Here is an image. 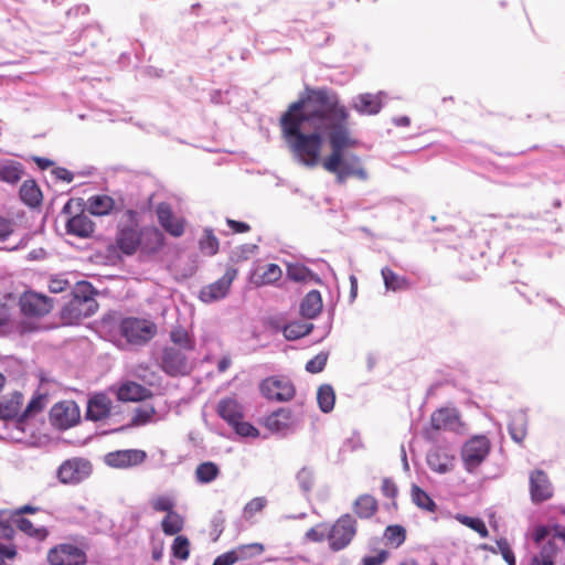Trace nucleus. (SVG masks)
Listing matches in <instances>:
<instances>
[{"label":"nucleus","mask_w":565,"mask_h":565,"mask_svg":"<svg viewBox=\"0 0 565 565\" xmlns=\"http://www.w3.org/2000/svg\"><path fill=\"white\" fill-rule=\"evenodd\" d=\"M350 111L337 92L329 87H306V95L289 105L280 118L282 137L292 158L300 164L313 168L319 163L323 140L331 153L322 167L335 175L339 184L349 178L369 180V172L358 154L344 150L358 145L351 136Z\"/></svg>","instance_id":"f257e3e1"},{"label":"nucleus","mask_w":565,"mask_h":565,"mask_svg":"<svg viewBox=\"0 0 565 565\" xmlns=\"http://www.w3.org/2000/svg\"><path fill=\"white\" fill-rule=\"evenodd\" d=\"M137 212L127 210L125 216L128 224L119 226L116 243L119 249L126 255H132L140 246L142 239H150L153 242L151 248H157L162 245V234L159 230L153 227H146L141 231L138 230Z\"/></svg>","instance_id":"f03ea898"},{"label":"nucleus","mask_w":565,"mask_h":565,"mask_svg":"<svg viewBox=\"0 0 565 565\" xmlns=\"http://www.w3.org/2000/svg\"><path fill=\"white\" fill-rule=\"evenodd\" d=\"M98 305L94 299V288L87 281L76 285L73 298L63 307L62 318L68 323H74L96 312Z\"/></svg>","instance_id":"7ed1b4c3"},{"label":"nucleus","mask_w":565,"mask_h":565,"mask_svg":"<svg viewBox=\"0 0 565 565\" xmlns=\"http://www.w3.org/2000/svg\"><path fill=\"white\" fill-rule=\"evenodd\" d=\"M119 332L127 343L143 345L156 335L157 327L149 320L129 317L120 321Z\"/></svg>","instance_id":"20e7f679"},{"label":"nucleus","mask_w":565,"mask_h":565,"mask_svg":"<svg viewBox=\"0 0 565 565\" xmlns=\"http://www.w3.org/2000/svg\"><path fill=\"white\" fill-rule=\"evenodd\" d=\"M358 522L349 513L341 515L331 526H329V547L333 552L344 550L356 534Z\"/></svg>","instance_id":"39448f33"},{"label":"nucleus","mask_w":565,"mask_h":565,"mask_svg":"<svg viewBox=\"0 0 565 565\" xmlns=\"http://www.w3.org/2000/svg\"><path fill=\"white\" fill-rule=\"evenodd\" d=\"M491 449V443L484 435L469 438L462 447L461 458L465 469L472 473L484 461Z\"/></svg>","instance_id":"423d86ee"},{"label":"nucleus","mask_w":565,"mask_h":565,"mask_svg":"<svg viewBox=\"0 0 565 565\" xmlns=\"http://www.w3.org/2000/svg\"><path fill=\"white\" fill-rule=\"evenodd\" d=\"M92 473V463L85 458L74 457L61 463L56 477L61 483L77 484Z\"/></svg>","instance_id":"0eeeda50"},{"label":"nucleus","mask_w":565,"mask_h":565,"mask_svg":"<svg viewBox=\"0 0 565 565\" xmlns=\"http://www.w3.org/2000/svg\"><path fill=\"white\" fill-rule=\"evenodd\" d=\"M550 529L545 525L535 527L533 539L535 543L541 544V550L531 558L530 565H554L558 552L554 539L543 543L550 536Z\"/></svg>","instance_id":"6e6552de"},{"label":"nucleus","mask_w":565,"mask_h":565,"mask_svg":"<svg viewBox=\"0 0 565 565\" xmlns=\"http://www.w3.org/2000/svg\"><path fill=\"white\" fill-rule=\"evenodd\" d=\"M260 392L267 398L277 402H287L295 395V386L284 376H270L260 383Z\"/></svg>","instance_id":"1a4fd4ad"},{"label":"nucleus","mask_w":565,"mask_h":565,"mask_svg":"<svg viewBox=\"0 0 565 565\" xmlns=\"http://www.w3.org/2000/svg\"><path fill=\"white\" fill-rule=\"evenodd\" d=\"M236 275L237 269L227 268L220 279L201 288L200 300L204 303H212L225 298Z\"/></svg>","instance_id":"9d476101"},{"label":"nucleus","mask_w":565,"mask_h":565,"mask_svg":"<svg viewBox=\"0 0 565 565\" xmlns=\"http://www.w3.org/2000/svg\"><path fill=\"white\" fill-rule=\"evenodd\" d=\"M184 350L167 347L162 351L161 367L170 376L185 375L191 371V365Z\"/></svg>","instance_id":"9b49d317"},{"label":"nucleus","mask_w":565,"mask_h":565,"mask_svg":"<svg viewBox=\"0 0 565 565\" xmlns=\"http://www.w3.org/2000/svg\"><path fill=\"white\" fill-rule=\"evenodd\" d=\"M147 459V452L141 449H120L105 455L107 466L116 469H129L138 467Z\"/></svg>","instance_id":"f8f14e48"},{"label":"nucleus","mask_w":565,"mask_h":565,"mask_svg":"<svg viewBox=\"0 0 565 565\" xmlns=\"http://www.w3.org/2000/svg\"><path fill=\"white\" fill-rule=\"evenodd\" d=\"M51 565H85V552L73 544H60L53 547L47 554Z\"/></svg>","instance_id":"ddd939ff"},{"label":"nucleus","mask_w":565,"mask_h":565,"mask_svg":"<svg viewBox=\"0 0 565 565\" xmlns=\"http://www.w3.org/2000/svg\"><path fill=\"white\" fill-rule=\"evenodd\" d=\"M300 418L289 408H279L266 418V427L275 433L287 435L296 430Z\"/></svg>","instance_id":"4468645a"},{"label":"nucleus","mask_w":565,"mask_h":565,"mask_svg":"<svg viewBox=\"0 0 565 565\" xmlns=\"http://www.w3.org/2000/svg\"><path fill=\"white\" fill-rule=\"evenodd\" d=\"M79 408L74 402L57 403L51 409L53 424L62 429L74 426L79 420Z\"/></svg>","instance_id":"2eb2a0df"},{"label":"nucleus","mask_w":565,"mask_h":565,"mask_svg":"<svg viewBox=\"0 0 565 565\" xmlns=\"http://www.w3.org/2000/svg\"><path fill=\"white\" fill-rule=\"evenodd\" d=\"M20 306L25 316L42 317L52 310V299L41 294L26 292L21 297Z\"/></svg>","instance_id":"dca6fc26"},{"label":"nucleus","mask_w":565,"mask_h":565,"mask_svg":"<svg viewBox=\"0 0 565 565\" xmlns=\"http://www.w3.org/2000/svg\"><path fill=\"white\" fill-rule=\"evenodd\" d=\"M530 494L534 503H541L552 498L553 488L547 475L536 469L530 475Z\"/></svg>","instance_id":"f3484780"},{"label":"nucleus","mask_w":565,"mask_h":565,"mask_svg":"<svg viewBox=\"0 0 565 565\" xmlns=\"http://www.w3.org/2000/svg\"><path fill=\"white\" fill-rule=\"evenodd\" d=\"M383 92L377 94L363 93L354 96L351 102V107L360 115L373 116L381 111L383 107Z\"/></svg>","instance_id":"a211bd4d"},{"label":"nucleus","mask_w":565,"mask_h":565,"mask_svg":"<svg viewBox=\"0 0 565 565\" xmlns=\"http://www.w3.org/2000/svg\"><path fill=\"white\" fill-rule=\"evenodd\" d=\"M430 425L435 430H456L459 426V414L455 408H439L431 414Z\"/></svg>","instance_id":"6ab92c4d"},{"label":"nucleus","mask_w":565,"mask_h":565,"mask_svg":"<svg viewBox=\"0 0 565 565\" xmlns=\"http://www.w3.org/2000/svg\"><path fill=\"white\" fill-rule=\"evenodd\" d=\"M111 402L105 394H96L89 398L86 409V418L97 422L109 416Z\"/></svg>","instance_id":"aec40b11"},{"label":"nucleus","mask_w":565,"mask_h":565,"mask_svg":"<svg viewBox=\"0 0 565 565\" xmlns=\"http://www.w3.org/2000/svg\"><path fill=\"white\" fill-rule=\"evenodd\" d=\"M22 403L23 395L20 392H13L0 398V419H18Z\"/></svg>","instance_id":"412c9836"},{"label":"nucleus","mask_w":565,"mask_h":565,"mask_svg":"<svg viewBox=\"0 0 565 565\" xmlns=\"http://www.w3.org/2000/svg\"><path fill=\"white\" fill-rule=\"evenodd\" d=\"M95 230V224L84 213L74 215L66 223V231L71 235L78 237H89Z\"/></svg>","instance_id":"4be33fe9"},{"label":"nucleus","mask_w":565,"mask_h":565,"mask_svg":"<svg viewBox=\"0 0 565 565\" xmlns=\"http://www.w3.org/2000/svg\"><path fill=\"white\" fill-rule=\"evenodd\" d=\"M287 278L296 282H321L317 274L300 263L287 264Z\"/></svg>","instance_id":"5701e85b"},{"label":"nucleus","mask_w":565,"mask_h":565,"mask_svg":"<svg viewBox=\"0 0 565 565\" xmlns=\"http://www.w3.org/2000/svg\"><path fill=\"white\" fill-rule=\"evenodd\" d=\"M508 430L515 443L524 440L527 434V416L524 411H518L511 416Z\"/></svg>","instance_id":"b1692460"},{"label":"nucleus","mask_w":565,"mask_h":565,"mask_svg":"<svg viewBox=\"0 0 565 565\" xmlns=\"http://www.w3.org/2000/svg\"><path fill=\"white\" fill-rule=\"evenodd\" d=\"M322 309V298L318 290L309 291L300 303V312L307 319L316 318Z\"/></svg>","instance_id":"393cba45"},{"label":"nucleus","mask_w":565,"mask_h":565,"mask_svg":"<svg viewBox=\"0 0 565 565\" xmlns=\"http://www.w3.org/2000/svg\"><path fill=\"white\" fill-rule=\"evenodd\" d=\"M115 209V201L106 194L93 195L87 200V210L90 214L103 216L109 214Z\"/></svg>","instance_id":"a878e982"},{"label":"nucleus","mask_w":565,"mask_h":565,"mask_svg":"<svg viewBox=\"0 0 565 565\" xmlns=\"http://www.w3.org/2000/svg\"><path fill=\"white\" fill-rule=\"evenodd\" d=\"M217 414L221 418L227 422L230 426L243 417L241 406L232 398H224L220 401L217 405Z\"/></svg>","instance_id":"bb28decb"},{"label":"nucleus","mask_w":565,"mask_h":565,"mask_svg":"<svg viewBox=\"0 0 565 565\" xmlns=\"http://www.w3.org/2000/svg\"><path fill=\"white\" fill-rule=\"evenodd\" d=\"M381 275L387 291H403L409 287L408 279L405 276L397 275L390 267H383Z\"/></svg>","instance_id":"cd10ccee"},{"label":"nucleus","mask_w":565,"mask_h":565,"mask_svg":"<svg viewBox=\"0 0 565 565\" xmlns=\"http://www.w3.org/2000/svg\"><path fill=\"white\" fill-rule=\"evenodd\" d=\"M427 465L428 467L438 473H446L452 470V457L440 452L439 450H430L427 454Z\"/></svg>","instance_id":"c85d7f7f"},{"label":"nucleus","mask_w":565,"mask_h":565,"mask_svg":"<svg viewBox=\"0 0 565 565\" xmlns=\"http://www.w3.org/2000/svg\"><path fill=\"white\" fill-rule=\"evenodd\" d=\"M377 510V501L370 494H362L353 503V511L361 519H370Z\"/></svg>","instance_id":"c756f323"},{"label":"nucleus","mask_w":565,"mask_h":565,"mask_svg":"<svg viewBox=\"0 0 565 565\" xmlns=\"http://www.w3.org/2000/svg\"><path fill=\"white\" fill-rule=\"evenodd\" d=\"M145 387L136 382H127L117 391V398L122 402L140 401L145 396Z\"/></svg>","instance_id":"7c9ffc66"},{"label":"nucleus","mask_w":565,"mask_h":565,"mask_svg":"<svg viewBox=\"0 0 565 565\" xmlns=\"http://www.w3.org/2000/svg\"><path fill=\"white\" fill-rule=\"evenodd\" d=\"M184 527V518L177 511H169L161 521V530L166 535L179 534Z\"/></svg>","instance_id":"2f4dec72"},{"label":"nucleus","mask_w":565,"mask_h":565,"mask_svg":"<svg viewBox=\"0 0 565 565\" xmlns=\"http://www.w3.org/2000/svg\"><path fill=\"white\" fill-rule=\"evenodd\" d=\"M315 469L305 466L296 473L298 488L303 497H308L316 484Z\"/></svg>","instance_id":"473e14b6"},{"label":"nucleus","mask_w":565,"mask_h":565,"mask_svg":"<svg viewBox=\"0 0 565 565\" xmlns=\"http://www.w3.org/2000/svg\"><path fill=\"white\" fill-rule=\"evenodd\" d=\"M20 198L29 206H36L41 202L42 193L33 180H28L20 188Z\"/></svg>","instance_id":"72a5a7b5"},{"label":"nucleus","mask_w":565,"mask_h":565,"mask_svg":"<svg viewBox=\"0 0 565 565\" xmlns=\"http://www.w3.org/2000/svg\"><path fill=\"white\" fill-rule=\"evenodd\" d=\"M317 402L322 413H330L334 408L335 393L330 384H322L317 392Z\"/></svg>","instance_id":"f704fd0d"},{"label":"nucleus","mask_w":565,"mask_h":565,"mask_svg":"<svg viewBox=\"0 0 565 565\" xmlns=\"http://www.w3.org/2000/svg\"><path fill=\"white\" fill-rule=\"evenodd\" d=\"M218 473V467L212 461L202 462L195 469L196 481L203 484L215 480Z\"/></svg>","instance_id":"c9c22d12"},{"label":"nucleus","mask_w":565,"mask_h":565,"mask_svg":"<svg viewBox=\"0 0 565 565\" xmlns=\"http://www.w3.org/2000/svg\"><path fill=\"white\" fill-rule=\"evenodd\" d=\"M412 501L422 510L427 512H435L437 505L435 501L422 488L414 484L412 487Z\"/></svg>","instance_id":"e433bc0d"},{"label":"nucleus","mask_w":565,"mask_h":565,"mask_svg":"<svg viewBox=\"0 0 565 565\" xmlns=\"http://www.w3.org/2000/svg\"><path fill=\"white\" fill-rule=\"evenodd\" d=\"M218 238L214 235L211 227H206L203 231V235L199 241V247L202 253L213 256L218 252Z\"/></svg>","instance_id":"4c0bfd02"},{"label":"nucleus","mask_w":565,"mask_h":565,"mask_svg":"<svg viewBox=\"0 0 565 565\" xmlns=\"http://www.w3.org/2000/svg\"><path fill=\"white\" fill-rule=\"evenodd\" d=\"M23 173V167L19 162H9L0 167V180L10 184L20 181Z\"/></svg>","instance_id":"58836bf2"},{"label":"nucleus","mask_w":565,"mask_h":565,"mask_svg":"<svg viewBox=\"0 0 565 565\" xmlns=\"http://www.w3.org/2000/svg\"><path fill=\"white\" fill-rule=\"evenodd\" d=\"M312 328V323L295 321L284 328V335L287 340H297L309 334Z\"/></svg>","instance_id":"ea45409f"},{"label":"nucleus","mask_w":565,"mask_h":565,"mask_svg":"<svg viewBox=\"0 0 565 565\" xmlns=\"http://www.w3.org/2000/svg\"><path fill=\"white\" fill-rule=\"evenodd\" d=\"M15 526L24 534L38 540H44L47 536V530L44 526L35 527L33 523L25 518H15Z\"/></svg>","instance_id":"a19ab883"},{"label":"nucleus","mask_w":565,"mask_h":565,"mask_svg":"<svg viewBox=\"0 0 565 565\" xmlns=\"http://www.w3.org/2000/svg\"><path fill=\"white\" fill-rule=\"evenodd\" d=\"M282 270L277 264H268L263 268L262 274L257 275V285H273L280 280Z\"/></svg>","instance_id":"79ce46f5"},{"label":"nucleus","mask_w":565,"mask_h":565,"mask_svg":"<svg viewBox=\"0 0 565 565\" xmlns=\"http://www.w3.org/2000/svg\"><path fill=\"white\" fill-rule=\"evenodd\" d=\"M170 340L178 345V349L184 350V351H192L194 350V342L190 338L188 331L183 329L182 327H177L171 330L170 332Z\"/></svg>","instance_id":"37998d69"},{"label":"nucleus","mask_w":565,"mask_h":565,"mask_svg":"<svg viewBox=\"0 0 565 565\" xmlns=\"http://www.w3.org/2000/svg\"><path fill=\"white\" fill-rule=\"evenodd\" d=\"M15 516L12 510H0V536L11 539L14 534Z\"/></svg>","instance_id":"c03bdc74"},{"label":"nucleus","mask_w":565,"mask_h":565,"mask_svg":"<svg viewBox=\"0 0 565 565\" xmlns=\"http://www.w3.org/2000/svg\"><path fill=\"white\" fill-rule=\"evenodd\" d=\"M172 555L181 561H185L190 556V541L184 535H178L171 546Z\"/></svg>","instance_id":"a18cd8bd"},{"label":"nucleus","mask_w":565,"mask_h":565,"mask_svg":"<svg viewBox=\"0 0 565 565\" xmlns=\"http://www.w3.org/2000/svg\"><path fill=\"white\" fill-rule=\"evenodd\" d=\"M175 505V500L170 494H161L150 499V507L156 512H166L173 511Z\"/></svg>","instance_id":"49530a36"},{"label":"nucleus","mask_w":565,"mask_h":565,"mask_svg":"<svg viewBox=\"0 0 565 565\" xmlns=\"http://www.w3.org/2000/svg\"><path fill=\"white\" fill-rule=\"evenodd\" d=\"M384 536L390 544L399 547L406 540V531L402 525H388Z\"/></svg>","instance_id":"de8ad7c7"},{"label":"nucleus","mask_w":565,"mask_h":565,"mask_svg":"<svg viewBox=\"0 0 565 565\" xmlns=\"http://www.w3.org/2000/svg\"><path fill=\"white\" fill-rule=\"evenodd\" d=\"M72 282L65 274L52 275L47 280V288L53 294H60L70 289Z\"/></svg>","instance_id":"09e8293b"},{"label":"nucleus","mask_w":565,"mask_h":565,"mask_svg":"<svg viewBox=\"0 0 565 565\" xmlns=\"http://www.w3.org/2000/svg\"><path fill=\"white\" fill-rule=\"evenodd\" d=\"M44 407V401L42 396L33 397L26 408L20 414L18 418V426H22L24 422L32 415L41 412Z\"/></svg>","instance_id":"8fccbe9b"},{"label":"nucleus","mask_w":565,"mask_h":565,"mask_svg":"<svg viewBox=\"0 0 565 565\" xmlns=\"http://www.w3.org/2000/svg\"><path fill=\"white\" fill-rule=\"evenodd\" d=\"M457 520L462 523L463 525L472 529L477 533L480 534L481 537L488 536V529L484 524V522L479 518H472L467 515H458Z\"/></svg>","instance_id":"3c124183"},{"label":"nucleus","mask_w":565,"mask_h":565,"mask_svg":"<svg viewBox=\"0 0 565 565\" xmlns=\"http://www.w3.org/2000/svg\"><path fill=\"white\" fill-rule=\"evenodd\" d=\"M245 547L233 550L217 556L212 565H233L242 559Z\"/></svg>","instance_id":"603ef678"},{"label":"nucleus","mask_w":565,"mask_h":565,"mask_svg":"<svg viewBox=\"0 0 565 565\" xmlns=\"http://www.w3.org/2000/svg\"><path fill=\"white\" fill-rule=\"evenodd\" d=\"M328 353L320 352L306 363V371L312 374L320 373L326 367Z\"/></svg>","instance_id":"864d4df0"},{"label":"nucleus","mask_w":565,"mask_h":565,"mask_svg":"<svg viewBox=\"0 0 565 565\" xmlns=\"http://www.w3.org/2000/svg\"><path fill=\"white\" fill-rule=\"evenodd\" d=\"M306 537L312 542H322L326 539L329 541V525L321 523L309 529L306 533Z\"/></svg>","instance_id":"5fc2aeb1"},{"label":"nucleus","mask_w":565,"mask_h":565,"mask_svg":"<svg viewBox=\"0 0 565 565\" xmlns=\"http://www.w3.org/2000/svg\"><path fill=\"white\" fill-rule=\"evenodd\" d=\"M266 503H267V501L264 497H257V498L252 499L244 507V510H243L244 518L249 519L255 513L260 512L265 508Z\"/></svg>","instance_id":"6e6d98bb"},{"label":"nucleus","mask_w":565,"mask_h":565,"mask_svg":"<svg viewBox=\"0 0 565 565\" xmlns=\"http://www.w3.org/2000/svg\"><path fill=\"white\" fill-rule=\"evenodd\" d=\"M232 427L234 428L235 433L242 437H257L259 435V431L256 427L247 422H243L242 419L236 420Z\"/></svg>","instance_id":"4d7b16f0"},{"label":"nucleus","mask_w":565,"mask_h":565,"mask_svg":"<svg viewBox=\"0 0 565 565\" xmlns=\"http://www.w3.org/2000/svg\"><path fill=\"white\" fill-rule=\"evenodd\" d=\"M154 413V408L151 406L140 407L136 411L132 422L136 425H145L152 419Z\"/></svg>","instance_id":"13d9d810"},{"label":"nucleus","mask_w":565,"mask_h":565,"mask_svg":"<svg viewBox=\"0 0 565 565\" xmlns=\"http://www.w3.org/2000/svg\"><path fill=\"white\" fill-rule=\"evenodd\" d=\"M498 551L501 553L503 559L509 565H515V557L512 548L510 547L509 542L505 539H500L497 541Z\"/></svg>","instance_id":"bf43d9fd"},{"label":"nucleus","mask_w":565,"mask_h":565,"mask_svg":"<svg viewBox=\"0 0 565 565\" xmlns=\"http://www.w3.org/2000/svg\"><path fill=\"white\" fill-rule=\"evenodd\" d=\"M162 227L174 237H179L184 233L183 221L175 216H173L170 222L163 224Z\"/></svg>","instance_id":"052dcab7"},{"label":"nucleus","mask_w":565,"mask_h":565,"mask_svg":"<svg viewBox=\"0 0 565 565\" xmlns=\"http://www.w3.org/2000/svg\"><path fill=\"white\" fill-rule=\"evenodd\" d=\"M15 223L0 215V242H4L13 232Z\"/></svg>","instance_id":"680f3d73"},{"label":"nucleus","mask_w":565,"mask_h":565,"mask_svg":"<svg viewBox=\"0 0 565 565\" xmlns=\"http://www.w3.org/2000/svg\"><path fill=\"white\" fill-rule=\"evenodd\" d=\"M156 212H157L158 221L161 226L163 224L170 222L172 220V217L174 216L171 211V207L168 203L158 204Z\"/></svg>","instance_id":"e2e57ef3"},{"label":"nucleus","mask_w":565,"mask_h":565,"mask_svg":"<svg viewBox=\"0 0 565 565\" xmlns=\"http://www.w3.org/2000/svg\"><path fill=\"white\" fill-rule=\"evenodd\" d=\"M388 557V552L385 550L380 551L376 555L364 556L361 565H382Z\"/></svg>","instance_id":"0e129e2a"},{"label":"nucleus","mask_w":565,"mask_h":565,"mask_svg":"<svg viewBox=\"0 0 565 565\" xmlns=\"http://www.w3.org/2000/svg\"><path fill=\"white\" fill-rule=\"evenodd\" d=\"M17 555V548L12 544L0 543V565H4L6 559H13Z\"/></svg>","instance_id":"69168bd1"},{"label":"nucleus","mask_w":565,"mask_h":565,"mask_svg":"<svg viewBox=\"0 0 565 565\" xmlns=\"http://www.w3.org/2000/svg\"><path fill=\"white\" fill-rule=\"evenodd\" d=\"M381 490H382V493L386 497V498H395L396 494H397V487L396 484L394 483L393 480H391L390 478H385L383 479V482H382V487H381Z\"/></svg>","instance_id":"338daca9"},{"label":"nucleus","mask_w":565,"mask_h":565,"mask_svg":"<svg viewBox=\"0 0 565 565\" xmlns=\"http://www.w3.org/2000/svg\"><path fill=\"white\" fill-rule=\"evenodd\" d=\"M225 518L223 511H217L212 519L213 530L217 533V536L222 534L224 530Z\"/></svg>","instance_id":"774afa93"}]
</instances>
